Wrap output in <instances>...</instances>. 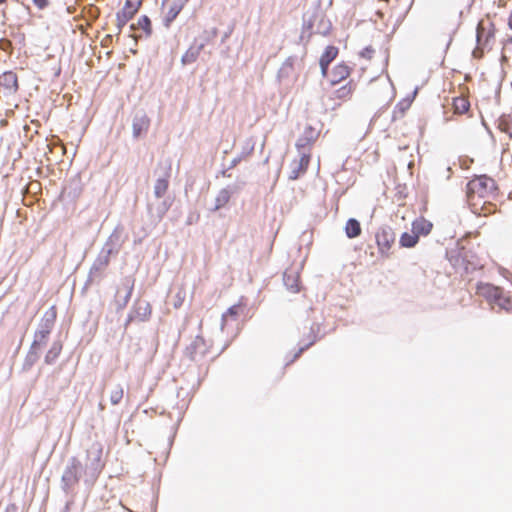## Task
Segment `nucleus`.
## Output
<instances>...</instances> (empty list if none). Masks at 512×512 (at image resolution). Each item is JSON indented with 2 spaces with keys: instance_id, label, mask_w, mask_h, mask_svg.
<instances>
[{
  "instance_id": "nucleus-6",
  "label": "nucleus",
  "mask_w": 512,
  "mask_h": 512,
  "mask_svg": "<svg viewBox=\"0 0 512 512\" xmlns=\"http://www.w3.org/2000/svg\"><path fill=\"white\" fill-rule=\"evenodd\" d=\"M142 4V0H126L124 7L116 13V26L118 34L122 28L135 16Z\"/></svg>"
},
{
  "instance_id": "nucleus-24",
  "label": "nucleus",
  "mask_w": 512,
  "mask_h": 512,
  "mask_svg": "<svg viewBox=\"0 0 512 512\" xmlns=\"http://www.w3.org/2000/svg\"><path fill=\"white\" fill-rule=\"evenodd\" d=\"M82 192V184L81 179L76 176L69 180L68 184L64 187L63 193L67 195L68 198L75 200L77 199Z\"/></svg>"
},
{
  "instance_id": "nucleus-27",
  "label": "nucleus",
  "mask_w": 512,
  "mask_h": 512,
  "mask_svg": "<svg viewBox=\"0 0 512 512\" xmlns=\"http://www.w3.org/2000/svg\"><path fill=\"white\" fill-rule=\"evenodd\" d=\"M129 29L130 31L141 29L144 32L146 38L152 35V24L150 18L147 15H142L138 19L137 23H132L129 26Z\"/></svg>"
},
{
  "instance_id": "nucleus-11",
  "label": "nucleus",
  "mask_w": 512,
  "mask_h": 512,
  "mask_svg": "<svg viewBox=\"0 0 512 512\" xmlns=\"http://www.w3.org/2000/svg\"><path fill=\"white\" fill-rule=\"evenodd\" d=\"M150 127V119L143 110L135 112L132 119V136L134 139H139L148 132Z\"/></svg>"
},
{
  "instance_id": "nucleus-54",
  "label": "nucleus",
  "mask_w": 512,
  "mask_h": 512,
  "mask_svg": "<svg viewBox=\"0 0 512 512\" xmlns=\"http://www.w3.org/2000/svg\"><path fill=\"white\" fill-rule=\"evenodd\" d=\"M230 169H228V167L224 170H222L221 174L224 176V177H231V174L228 173Z\"/></svg>"
},
{
  "instance_id": "nucleus-52",
  "label": "nucleus",
  "mask_w": 512,
  "mask_h": 512,
  "mask_svg": "<svg viewBox=\"0 0 512 512\" xmlns=\"http://www.w3.org/2000/svg\"><path fill=\"white\" fill-rule=\"evenodd\" d=\"M319 65L321 68V73L325 77L327 75L329 66H324V63H322V62H319Z\"/></svg>"
},
{
  "instance_id": "nucleus-12",
  "label": "nucleus",
  "mask_w": 512,
  "mask_h": 512,
  "mask_svg": "<svg viewBox=\"0 0 512 512\" xmlns=\"http://www.w3.org/2000/svg\"><path fill=\"white\" fill-rule=\"evenodd\" d=\"M376 242L380 253L383 255L391 248L395 241V233L389 226H382L376 233Z\"/></svg>"
},
{
  "instance_id": "nucleus-35",
  "label": "nucleus",
  "mask_w": 512,
  "mask_h": 512,
  "mask_svg": "<svg viewBox=\"0 0 512 512\" xmlns=\"http://www.w3.org/2000/svg\"><path fill=\"white\" fill-rule=\"evenodd\" d=\"M254 150V143L253 142H247L245 144V146L243 147L241 153L239 155H237L236 157H234L229 165H228V169H233L234 167H236L240 162L241 160L252 153V151Z\"/></svg>"
},
{
  "instance_id": "nucleus-34",
  "label": "nucleus",
  "mask_w": 512,
  "mask_h": 512,
  "mask_svg": "<svg viewBox=\"0 0 512 512\" xmlns=\"http://www.w3.org/2000/svg\"><path fill=\"white\" fill-rule=\"evenodd\" d=\"M283 282L286 288L296 293L299 291V279L298 276L294 272H285L283 275Z\"/></svg>"
},
{
  "instance_id": "nucleus-14",
  "label": "nucleus",
  "mask_w": 512,
  "mask_h": 512,
  "mask_svg": "<svg viewBox=\"0 0 512 512\" xmlns=\"http://www.w3.org/2000/svg\"><path fill=\"white\" fill-rule=\"evenodd\" d=\"M502 291L503 288L490 283H479L477 285V294L484 297L492 306L496 305Z\"/></svg>"
},
{
  "instance_id": "nucleus-36",
  "label": "nucleus",
  "mask_w": 512,
  "mask_h": 512,
  "mask_svg": "<svg viewBox=\"0 0 512 512\" xmlns=\"http://www.w3.org/2000/svg\"><path fill=\"white\" fill-rule=\"evenodd\" d=\"M338 48L332 45H329L325 48L322 53L319 62L324 63V66H329L330 63L337 57Z\"/></svg>"
},
{
  "instance_id": "nucleus-61",
  "label": "nucleus",
  "mask_w": 512,
  "mask_h": 512,
  "mask_svg": "<svg viewBox=\"0 0 512 512\" xmlns=\"http://www.w3.org/2000/svg\"><path fill=\"white\" fill-rule=\"evenodd\" d=\"M508 42L512 44V36L508 39Z\"/></svg>"
},
{
  "instance_id": "nucleus-48",
  "label": "nucleus",
  "mask_w": 512,
  "mask_h": 512,
  "mask_svg": "<svg viewBox=\"0 0 512 512\" xmlns=\"http://www.w3.org/2000/svg\"><path fill=\"white\" fill-rule=\"evenodd\" d=\"M10 47H11V42L9 40H6V39L0 40V48L1 49L6 50Z\"/></svg>"
},
{
  "instance_id": "nucleus-2",
  "label": "nucleus",
  "mask_w": 512,
  "mask_h": 512,
  "mask_svg": "<svg viewBox=\"0 0 512 512\" xmlns=\"http://www.w3.org/2000/svg\"><path fill=\"white\" fill-rule=\"evenodd\" d=\"M103 446L99 442H94L86 451V461L84 466V485L91 489L99 477L104 462L102 460Z\"/></svg>"
},
{
  "instance_id": "nucleus-53",
  "label": "nucleus",
  "mask_w": 512,
  "mask_h": 512,
  "mask_svg": "<svg viewBox=\"0 0 512 512\" xmlns=\"http://www.w3.org/2000/svg\"><path fill=\"white\" fill-rule=\"evenodd\" d=\"M16 510L17 507L14 504H11L6 508V512H16Z\"/></svg>"
},
{
  "instance_id": "nucleus-62",
  "label": "nucleus",
  "mask_w": 512,
  "mask_h": 512,
  "mask_svg": "<svg viewBox=\"0 0 512 512\" xmlns=\"http://www.w3.org/2000/svg\"><path fill=\"white\" fill-rule=\"evenodd\" d=\"M168 0H162V5H165V3L167 2Z\"/></svg>"
},
{
  "instance_id": "nucleus-47",
  "label": "nucleus",
  "mask_w": 512,
  "mask_h": 512,
  "mask_svg": "<svg viewBox=\"0 0 512 512\" xmlns=\"http://www.w3.org/2000/svg\"><path fill=\"white\" fill-rule=\"evenodd\" d=\"M33 3L36 7H38L41 10L45 9L49 5L48 0H33Z\"/></svg>"
},
{
  "instance_id": "nucleus-55",
  "label": "nucleus",
  "mask_w": 512,
  "mask_h": 512,
  "mask_svg": "<svg viewBox=\"0 0 512 512\" xmlns=\"http://www.w3.org/2000/svg\"><path fill=\"white\" fill-rule=\"evenodd\" d=\"M217 35V29L213 28L211 31V37H215Z\"/></svg>"
},
{
  "instance_id": "nucleus-39",
  "label": "nucleus",
  "mask_w": 512,
  "mask_h": 512,
  "mask_svg": "<svg viewBox=\"0 0 512 512\" xmlns=\"http://www.w3.org/2000/svg\"><path fill=\"white\" fill-rule=\"evenodd\" d=\"M498 128L512 138V116L502 115L498 119Z\"/></svg>"
},
{
  "instance_id": "nucleus-3",
  "label": "nucleus",
  "mask_w": 512,
  "mask_h": 512,
  "mask_svg": "<svg viewBox=\"0 0 512 512\" xmlns=\"http://www.w3.org/2000/svg\"><path fill=\"white\" fill-rule=\"evenodd\" d=\"M84 466L77 457H71L61 477V489L66 495L74 492V487L81 479L84 480Z\"/></svg>"
},
{
  "instance_id": "nucleus-46",
  "label": "nucleus",
  "mask_w": 512,
  "mask_h": 512,
  "mask_svg": "<svg viewBox=\"0 0 512 512\" xmlns=\"http://www.w3.org/2000/svg\"><path fill=\"white\" fill-rule=\"evenodd\" d=\"M374 50L372 49V47L370 46H367L365 47L361 52H360V55L361 57L363 58H368L370 59L372 54H373Z\"/></svg>"
},
{
  "instance_id": "nucleus-23",
  "label": "nucleus",
  "mask_w": 512,
  "mask_h": 512,
  "mask_svg": "<svg viewBox=\"0 0 512 512\" xmlns=\"http://www.w3.org/2000/svg\"><path fill=\"white\" fill-rule=\"evenodd\" d=\"M0 85L3 86L9 93H14L18 90V78L13 71H6L0 76Z\"/></svg>"
},
{
  "instance_id": "nucleus-21",
  "label": "nucleus",
  "mask_w": 512,
  "mask_h": 512,
  "mask_svg": "<svg viewBox=\"0 0 512 512\" xmlns=\"http://www.w3.org/2000/svg\"><path fill=\"white\" fill-rule=\"evenodd\" d=\"M245 306L242 303H237L232 306H230L226 312L222 314L221 318V330L223 331L225 326L229 323V321H236L237 317L244 313Z\"/></svg>"
},
{
  "instance_id": "nucleus-9",
  "label": "nucleus",
  "mask_w": 512,
  "mask_h": 512,
  "mask_svg": "<svg viewBox=\"0 0 512 512\" xmlns=\"http://www.w3.org/2000/svg\"><path fill=\"white\" fill-rule=\"evenodd\" d=\"M245 185L243 181H236L235 183L227 185L221 189L216 196L215 205L210 210L216 212L224 207L230 200L231 196L238 193Z\"/></svg>"
},
{
  "instance_id": "nucleus-17",
  "label": "nucleus",
  "mask_w": 512,
  "mask_h": 512,
  "mask_svg": "<svg viewBox=\"0 0 512 512\" xmlns=\"http://www.w3.org/2000/svg\"><path fill=\"white\" fill-rule=\"evenodd\" d=\"M210 41V36H207L202 42L197 43L195 41L189 49L182 55L181 63L183 65H188L195 62L200 54V52L204 49L207 42Z\"/></svg>"
},
{
  "instance_id": "nucleus-45",
  "label": "nucleus",
  "mask_w": 512,
  "mask_h": 512,
  "mask_svg": "<svg viewBox=\"0 0 512 512\" xmlns=\"http://www.w3.org/2000/svg\"><path fill=\"white\" fill-rule=\"evenodd\" d=\"M411 102H412V100H410V99H406V100L400 101L395 106V111L399 110L403 114L410 107Z\"/></svg>"
},
{
  "instance_id": "nucleus-37",
  "label": "nucleus",
  "mask_w": 512,
  "mask_h": 512,
  "mask_svg": "<svg viewBox=\"0 0 512 512\" xmlns=\"http://www.w3.org/2000/svg\"><path fill=\"white\" fill-rule=\"evenodd\" d=\"M419 241V237L411 231V233L404 232L402 233L399 243L401 247L404 248H412L414 247Z\"/></svg>"
},
{
  "instance_id": "nucleus-40",
  "label": "nucleus",
  "mask_w": 512,
  "mask_h": 512,
  "mask_svg": "<svg viewBox=\"0 0 512 512\" xmlns=\"http://www.w3.org/2000/svg\"><path fill=\"white\" fill-rule=\"evenodd\" d=\"M294 60H295L294 57H288L285 60V62L282 64V66L280 67V69L278 71L279 78L288 77L290 75L291 71L293 70Z\"/></svg>"
},
{
  "instance_id": "nucleus-22",
  "label": "nucleus",
  "mask_w": 512,
  "mask_h": 512,
  "mask_svg": "<svg viewBox=\"0 0 512 512\" xmlns=\"http://www.w3.org/2000/svg\"><path fill=\"white\" fill-rule=\"evenodd\" d=\"M432 228V222L425 219L424 217H419L412 222L411 231L420 237L427 236L431 232Z\"/></svg>"
},
{
  "instance_id": "nucleus-59",
  "label": "nucleus",
  "mask_w": 512,
  "mask_h": 512,
  "mask_svg": "<svg viewBox=\"0 0 512 512\" xmlns=\"http://www.w3.org/2000/svg\"><path fill=\"white\" fill-rule=\"evenodd\" d=\"M180 304H179V301H176V303L174 304V307H178Z\"/></svg>"
},
{
  "instance_id": "nucleus-31",
  "label": "nucleus",
  "mask_w": 512,
  "mask_h": 512,
  "mask_svg": "<svg viewBox=\"0 0 512 512\" xmlns=\"http://www.w3.org/2000/svg\"><path fill=\"white\" fill-rule=\"evenodd\" d=\"M40 347L34 346V344H31L30 349L25 357L24 363H23V369L24 370H30L32 366L38 361L40 353H39Z\"/></svg>"
},
{
  "instance_id": "nucleus-56",
  "label": "nucleus",
  "mask_w": 512,
  "mask_h": 512,
  "mask_svg": "<svg viewBox=\"0 0 512 512\" xmlns=\"http://www.w3.org/2000/svg\"><path fill=\"white\" fill-rule=\"evenodd\" d=\"M228 37H229V33H225L221 39V42L223 43Z\"/></svg>"
},
{
  "instance_id": "nucleus-32",
  "label": "nucleus",
  "mask_w": 512,
  "mask_h": 512,
  "mask_svg": "<svg viewBox=\"0 0 512 512\" xmlns=\"http://www.w3.org/2000/svg\"><path fill=\"white\" fill-rule=\"evenodd\" d=\"M345 233L350 239L358 237L361 234L360 222L355 218H349L345 225Z\"/></svg>"
},
{
  "instance_id": "nucleus-38",
  "label": "nucleus",
  "mask_w": 512,
  "mask_h": 512,
  "mask_svg": "<svg viewBox=\"0 0 512 512\" xmlns=\"http://www.w3.org/2000/svg\"><path fill=\"white\" fill-rule=\"evenodd\" d=\"M57 317V312L55 306H51L42 316L40 320V324L49 326L51 328L54 327L55 321Z\"/></svg>"
},
{
  "instance_id": "nucleus-16",
  "label": "nucleus",
  "mask_w": 512,
  "mask_h": 512,
  "mask_svg": "<svg viewBox=\"0 0 512 512\" xmlns=\"http://www.w3.org/2000/svg\"><path fill=\"white\" fill-rule=\"evenodd\" d=\"M493 37V32L489 31L485 35V28L482 22H479L476 28V41L477 47L473 50L472 54L474 58H481L483 56L482 48L486 47L489 43L490 38Z\"/></svg>"
},
{
  "instance_id": "nucleus-58",
  "label": "nucleus",
  "mask_w": 512,
  "mask_h": 512,
  "mask_svg": "<svg viewBox=\"0 0 512 512\" xmlns=\"http://www.w3.org/2000/svg\"><path fill=\"white\" fill-rule=\"evenodd\" d=\"M180 304H179V301H176V303L174 304V307H178Z\"/></svg>"
},
{
  "instance_id": "nucleus-44",
  "label": "nucleus",
  "mask_w": 512,
  "mask_h": 512,
  "mask_svg": "<svg viewBox=\"0 0 512 512\" xmlns=\"http://www.w3.org/2000/svg\"><path fill=\"white\" fill-rule=\"evenodd\" d=\"M351 93V87L344 85L335 91V96L339 99L347 97Z\"/></svg>"
},
{
  "instance_id": "nucleus-63",
  "label": "nucleus",
  "mask_w": 512,
  "mask_h": 512,
  "mask_svg": "<svg viewBox=\"0 0 512 512\" xmlns=\"http://www.w3.org/2000/svg\"><path fill=\"white\" fill-rule=\"evenodd\" d=\"M5 2H6V0H0V4H3Z\"/></svg>"
},
{
  "instance_id": "nucleus-25",
  "label": "nucleus",
  "mask_w": 512,
  "mask_h": 512,
  "mask_svg": "<svg viewBox=\"0 0 512 512\" xmlns=\"http://www.w3.org/2000/svg\"><path fill=\"white\" fill-rule=\"evenodd\" d=\"M134 283H135V279L132 276H126L123 279L122 285L126 289V294L122 300L117 301V309L118 310L124 309L127 306L128 302L130 301L132 292L134 289Z\"/></svg>"
},
{
  "instance_id": "nucleus-7",
  "label": "nucleus",
  "mask_w": 512,
  "mask_h": 512,
  "mask_svg": "<svg viewBox=\"0 0 512 512\" xmlns=\"http://www.w3.org/2000/svg\"><path fill=\"white\" fill-rule=\"evenodd\" d=\"M110 257L111 255L108 253L102 250L100 251L89 270L88 279L85 283V286L92 284L95 281L99 282L102 279V273L108 267L110 263Z\"/></svg>"
},
{
  "instance_id": "nucleus-41",
  "label": "nucleus",
  "mask_w": 512,
  "mask_h": 512,
  "mask_svg": "<svg viewBox=\"0 0 512 512\" xmlns=\"http://www.w3.org/2000/svg\"><path fill=\"white\" fill-rule=\"evenodd\" d=\"M495 306H498L500 309L509 312L512 310V299L510 296L506 295L503 290Z\"/></svg>"
},
{
  "instance_id": "nucleus-43",
  "label": "nucleus",
  "mask_w": 512,
  "mask_h": 512,
  "mask_svg": "<svg viewBox=\"0 0 512 512\" xmlns=\"http://www.w3.org/2000/svg\"><path fill=\"white\" fill-rule=\"evenodd\" d=\"M454 107L459 113H465L470 108V103L464 98H456L454 100Z\"/></svg>"
},
{
  "instance_id": "nucleus-30",
  "label": "nucleus",
  "mask_w": 512,
  "mask_h": 512,
  "mask_svg": "<svg viewBox=\"0 0 512 512\" xmlns=\"http://www.w3.org/2000/svg\"><path fill=\"white\" fill-rule=\"evenodd\" d=\"M183 7L184 6L181 3L177 2L176 0L173 1L167 15L163 19V24L165 27H170L171 23L176 19Z\"/></svg>"
},
{
  "instance_id": "nucleus-15",
  "label": "nucleus",
  "mask_w": 512,
  "mask_h": 512,
  "mask_svg": "<svg viewBox=\"0 0 512 512\" xmlns=\"http://www.w3.org/2000/svg\"><path fill=\"white\" fill-rule=\"evenodd\" d=\"M123 243L124 240L121 237V231L117 227L110 234L101 250L108 253L111 256L117 255L120 252Z\"/></svg>"
},
{
  "instance_id": "nucleus-51",
  "label": "nucleus",
  "mask_w": 512,
  "mask_h": 512,
  "mask_svg": "<svg viewBox=\"0 0 512 512\" xmlns=\"http://www.w3.org/2000/svg\"><path fill=\"white\" fill-rule=\"evenodd\" d=\"M136 319L135 317V314L132 313L131 311L129 312L128 316H127V319L125 321V328H127V326Z\"/></svg>"
},
{
  "instance_id": "nucleus-18",
  "label": "nucleus",
  "mask_w": 512,
  "mask_h": 512,
  "mask_svg": "<svg viewBox=\"0 0 512 512\" xmlns=\"http://www.w3.org/2000/svg\"><path fill=\"white\" fill-rule=\"evenodd\" d=\"M319 332H320V324L319 323H313L310 327V332H309V335H308V339L309 341L307 343H303L299 349L297 350V352L294 353V355L292 356V358L286 362V365H290L291 363H293L298 357H300V355L305 351L307 350L310 346H312L316 340L319 338Z\"/></svg>"
},
{
  "instance_id": "nucleus-28",
  "label": "nucleus",
  "mask_w": 512,
  "mask_h": 512,
  "mask_svg": "<svg viewBox=\"0 0 512 512\" xmlns=\"http://www.w3.org/2000/svg\"><path fill=\"white\" fill-rule=\"evenodd\" d=\"M169 187V173L166 172L163 177H159L154 184V196L157 199H161L165 196Z\"/></svg>"
},
{
  "instance_id": "nucleus-4",
  "label": "nucleus",
  "mask_w": 512,
  "mask_h": 512,
  "mask_svg": "<svg viewBox=\"0 0 512 512\" xmlns=\"http://www.w3.org/2000/svg\"><path fill=\"white\" fill-rule=\"evenodd\" d=\"M496 189L495 181L487 175L476 176L467 183V197L473 200L475 196L485 198Z\"/></svg>"
},
{
  "instance_id": "nucleus-10",
  "label": "nucleus",
  "mask_w": 512,
  "mask_h": 512,
  "mask_svg": "<svg viewBox=\"0 0 512 512\" xmlns=\"http://www.w3.org/2000/svg\"><path fill=\"white\" fill-rule=\"evenodd\" d=\"M208 347L203 337L196 336L185 349V356L193 362L200 361L207 353Z\"/></svg>"
},
{
  "instance_id": "nucleus-19",
  "label": "nucleus",
  "mask_w": 512,
  "mask_h": 512,
  "mask_svg": "<svg viewBox=\"0 0 512 512\" xmlns=\"http://www.w3.org/2000/svg\"><path fill=\"white\" fill-rule=\"evenodd\" d=\"M301 154V157L299 161H294L291 166V172L289 174L290 180H296L300 176V174L304 173L309 165L310 162V154L306 152H299Z\"/></svg>"
},
{
  "instance_id": "nucleus-60",
  "label": "nucleus",
  "mask_w": 512,
  "mask_h": 512,
  "mask_svg": "<svg viewBox=\"0 0 512 512\" xmlns=\"http://www.w3.org/2000/svg\"><path fill=\"white\" fill-rule=\"evenodd\" d=\"M416 93H417V89H415V91H413V96H412L413 98L416 95Z\"/></svg>"
},
{
  "instance_id": "nucleus-50",
  "label": "nucleus",
  "mask_w": 512,
  "mask_h": 512,
  "mask_svg": "<svg viewBox=\"0 0 512 512\" xmlns=\"http://www.w3.org/2000/svg\"><path fill=\"white\" fill-rule=\"evenodd\" d=\"M136 319L135 317V314L132 313L131 311L129 312L128 316H127V319L125 321V328H127V326Z\"/></svg>"
},
{
  "instance_id": "nucleus-8",
  "label": "nucleus",
  "mask_w": 512,
  "mask_h": 512,
  "mask_svg": "<svg viewBox=\"0 0 512 512\" xmlns=\"http://www.w3.org/2000/svg\"><path fill=\"white\" fill-rule=\"evenodd\" d=\"M173 203L171 197L157 199V202L150 203L147 206L150 221L153 225H157L161 222L167 211L170 209Z\"/></svg>"
},
{
  "instance_id": "nucleus-13",
  "label": "nucleus",
  "mask_w": 512,
  "mask_h": 512,
  "mask_svg": "<svg viewBox=\"0 0 512 512\" xmlns=\"http://www.w3.org/2000/svg\"><path fill=\"white\" fill-rule=\"evenodd\" d=\"M318 136L319 132L311 125L305 127L303 133L299 136L295 144L298 152L309 153L310 146L314 143Z\"/></svg>"
},
{
  "instance_id": "nucleus-33",
  "label": "nucleus",
  "mask_w": 512,
  "mask_h": 512,
  "mask_svg": "<svg viewBox=\"0 0 512 512\" xmlns=\"http://www.w3.org/2000/svg\"><path fill=\"white\" fill-rule=\"evenodd\" d=\"M62 351V343L60 341H54L45 355L44 361L46 364L51 365L55 363Z\"/></svg>"
},
{
  "instance_id": "nucleus-29",
  "label": "nucleus",
  "mask_w": 512,
  "mask_h": 512,
  "mask_svg": "<svg viewBox=\"0 0 512 512\" xmlns=\"http://www.w3.org/2000/svg\"><path fill=\"white\" fill-rule=\"evenodd\" d=\"M350 74L349 67L345 64H338L333 68L332 77L330 82L332 85H335L342 80L346 79Z\"/></svg>"
},
{
  "instance_id": "nucleus-42",
  "label": "nucleus",
  "mask_w": 512,
  "mask_h": 512,
  "mask_svg": "<svg viewBox=\"0 0 512 512\" xmlns=\"http://www.w3.org/2000/svg\"><path fill=\"white\" fill-rule=\"evenodd\" d=\"M124 395V390L121 385H117L110 393V402L112 405H117L121 402Z\"/></svg>"
},
{
  "instance_id": "nucleus-1",
  "label": "nucleus",
  "mask_w": 512,
  "mask_h": 512,
  "mask_svg": "<svg viewBox=\"0 0 512 512\" xmlns=\"http://www.w3.org/2000/svg\"><path fill=\"white\" fill-rule=\"evenodd\" d=\"M331 28V21L325 16L323 11L318 6L314 7L303 15L301 39L303 40L307 37V40H309L314 33L326 36Z\"/></svg>"
},
{
  "instance_id": "nucleus-26",
  "label": "nucleus",
  "mask_w": 512,
  "mask_h": 512,
  "mask_svg": "<svg viewBox=\"0 0 512 512\" xmlns=\"http://www.w3.org/2000/svg\"><path fill=\"white\" fill-rule=\"evenodd\" d=\"M52 329L53 328H51L49 326H45V325H42L39 323L38 328L34 333V339H33L32 344H34V346H38L40 348L42 346L46 345L48 336L50 335Z\"/></svg>"
},
{
  "instance_id": "nucleus-57",
  "label": "nucleus",
  "mask_w": 512,
  "mask_h": 512,
  "mask_svg": "<svg viewBox=\"0 0 512 512\" xmlns=\"http://www.w3.org/2000/svg\"><path fill=\"white\" fill-rule=\"evenodd\" d=\"M176 1L181 3L184 6L189 0H176Z\"/></svg>"
},
{
  "instance_id": "nucleus-5",
  "label": "nucleus",
  "mask_w": 512,
  "mask_h": 512,
  "mask_svg": "<svg viewBox=\"0 0 512 512\" xmlns=\"http://www.w3.org/2000/svg\"><path fill=\"white\" fill-rule=\"evenodd\" d=\"M453 265L466 274L473 273L483 267L480 259L472 251L464 248L458 252Z\"/></svg>"
},
{
  "instance_id": "nucleus-20",
  "label": "nucleus",
  "mask_w": 512,
  "mask_h": 512,
  "mask_svg": "<svg viewBox=\"0 0 512 512\" xmlns=\"http://www.w3.org/2000/svg\"><path fill=\"white\" fill-rule=\"evenodd\" d=\"M131 312L135 314L137 320L145 322L149 320L152 308L148 301L138 299L132 306Z\"/></svg>"
},
{
  "instance_id": "nucleus-49",
  "label": "nucleus",
  "mask_w": 512,
  "mask_h": 512,
  "mask_svg": "<svg viewBox=\"0 0 512 512\" xmlns=\"http://www.w3.org/2000/svg\"><path fill=\"white\" fill-rule=\"evenodd\" d=\"M112 35H106L102 40L101 44L103 47H108V45L112 42Z\"/></svg>"
}]
</instances>
